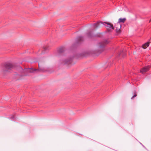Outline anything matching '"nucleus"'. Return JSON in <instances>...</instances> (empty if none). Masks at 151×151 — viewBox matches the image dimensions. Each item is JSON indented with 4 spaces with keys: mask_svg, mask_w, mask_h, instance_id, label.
<instances>
[{
    "mask_svg": "<svg viewBox=\"0 0 151 151\" xmlns=\"http://www.w3.org/2000/svg\"><path fill=\"white\" fill-rule=\"evenodd\" d=\"M14 65L10 63H5L2 68V71L4 74L7 73L9 72V70L13 68Z\"/></svg>",
    "mask_w": 151,
    "mask_h": 151,
    "instance_id": "nucleus-1",
    "label": "nucleus"
},
{
    "mask_svg": "<svg viewBox=\"0 0 151 151\" xmlns=\"http://www.w3.org/2000/svg\"><path fill=\"white\" fill-rule=\"evenodd\" d=\"M104 23L106 24V25L104 24V25L108 31H110L111 29H114V27L113 24L109 22H104Z\"/></svg>",
    "mask_w": 151,
    "mask_h": 151,
    "instance_id": "nucleus-2",
    "label": "nucleus"
},
{
    "mask_svg": "<svg viewBox=\"0 0 151 151\" xmlns=\"http://www.w3.org/2000/svg\"><path fill=\"white\" fill-rule=\"evenodd\" d=\"M115 27L116 28V32L118 34L120 33L121 32V25L119 23H117L116 24Z\"/></svg>",
    "mask_w": 151,
    "mask_h": 151,
    "instance_id": "nucleus-3",
    "label": "nucleus"
},
{
    "mask_svg": "<svg viewBox=\"0 0 151 151\" xmlns=\"http://www.w3.org/2000/svg\"><path fill=\"white\" fill-rule=\"evenodd\" d=\"M150 67L149 66H147L143 68L140 70V72L142 73L147 71L149 70Z\"/></svg>",
    "mask_w": 151,
    "mask_h": 151,
    "instance_id": "nucleus-4",
    "label": "nucleus"
},
{
    "mask_svg": "<svg viewBox=\"0 0 151 151\" xmlns=\"http://www.w3.org/2000/svg\"><path fill=\"white\" fill-rule=\"evenodd\" d=\"M108 43V42H101V43H100L99 44V49H101V48H103V47H104L105 45L106 44H107Z\"/></svg>",
    "mask_w": 151,
    "mask_h": 151,
    "instance_id": "nucleus-5",
    "label": "nucleus"
},
{
    "mask_svg": "<svg viewBox=\"0 0 151 151\" xmlns=\"http://www.w3.org/2000/svg\"><path fill=\"white\" fill-rule=\"evenodd\" d=\"M126 19L125 18H120L118 19V22L117 23H119L120 24V23H124L126 20Z\"/></svg>",
    "mask_w": 151,
    "mask_h": 151,
    "instance_id": "nucleus-6",
    "label": "nucleus"
},
{
    "mask_svg": "<svg viewBox=\"0 0 151 151\" xmlns=\"http://www.w3.org/2000/svg\"><path fill=\"white\" fill-rule=\"evenodd\" d=\"M103 24L101 22H98L96 24H95V25L96 28H98L101 27Z\"/></svg>",
    "mask_w": 151,
    "mask_h": 151,
    "instance_id": "nucleus-7",
    "label": "nucleus"
},
{
    "mask_svg": "<svg viewBox=\"0 0 151 151\" xmlns=\"http://www.w3.org/2000/svg\"><path fill=\"white\" fill-rule=\"evenodd\" d=\"M150 43V42H149L146 43L145 44L142 45V47L144 49L146 48L147 47L149 46V44Z\"/></svg>",
    "mask_w": 151,
    "mask_h": 151,
    "instance_id": "nucleus-8",
    "label": "nucleus"
},
{
    "mask_svg": "<svg viewBox=\"0 0 151 151\" xmlns=\"http://www.w3.org/2000/svg\"><path fill=\"white\" fill-rule=\"evenodd\" d=\"M42 63L41 61H40L39 63V70H42Z\"/></svg>",
    "mask_w": 151,
    "mask_h": 151,
    "instance_id": "nucleus-9",
    "label": "nucleus"
},
{
    "mask_svg": "<svg viewBox=\"0 0 151 151\" xmlns=\"http://www.w3.org/2000/svg\"><path fill=\"white\" fill-rule=\"evenodd\" d=\"M36 69H35V70H33L32 69H31L30 68H29L27 69H26V71L30 73H32L33 72L34 70H36Z\"/></svg>",
    "mask_w": 151,
    "mask_h": 151,
    "instance_id": "nucleus-10",
    "label": "nucleus"
},
{
    "mask_svg": "<svg viewBox=\"0 0 151 151\" xmlns=\"http://www.w3.org/2000/svg\"><path fill=\"white\" fill-rule=\"evenodd\" d=\"M91 32H89L88 34V36L89 37H90L91 36Z\"/></svg>",
    "mask_w": 151,
    "mask_h": 151,
    "instance_id": "nucleus-11",
    "label": "nucleus"
},
{
    "mask_svg": "<svg viewBox=\"0 0 151 151\" xmlns=\"http://www.w3.org/2000/svg\"><path fill=\"white\" fill-rule=\"evenodd\" d=\"M137 94H135L134 96H133L132 98H131V99H133L136 96H137Z\"/></svg>",
    "mask_w": 151,
    "mask_h": 151,
    "instance_id": "nucleus-12",
    "label": "nucleus"
},
{
    "mask_svg": "<svg viewBox=\"0 0 151 151\" xmlns=\"http://www.w3.org/2000/svg\"><path fill=\"white\" fill-rule=\"evenodd\" d=\"M151 20H150V21H149V22H150L151 21Z\"/></svg>",
    "mask_w": 151,
    "mask_h": 151,
    "instance_id": "nucleus-13",
    "label": "nucleus"
}]
</instances>
